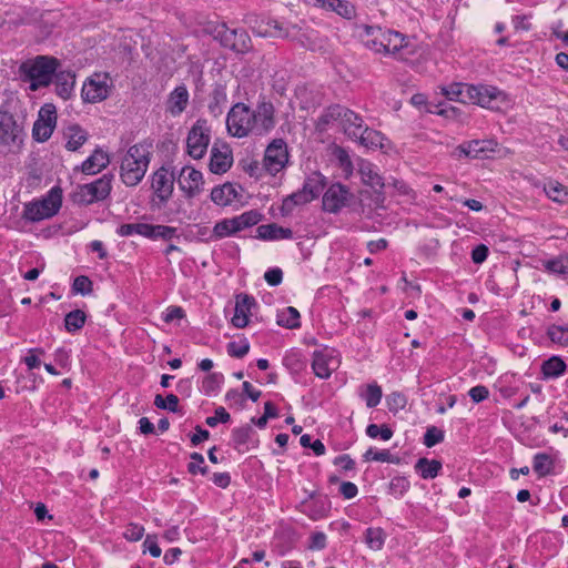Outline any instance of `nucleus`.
<instances>
[{"label": "nucleus", "instance_id": "nucleus-34", "mask_svg": "<svg viewBox=\"0 0 568 568\" xmlns=\"http://www.w3.org/2000/svg\"><path fill=\"white\" fill-rule=\"evenodd\" d=\"M227 102L226 89L222 84H216L210 95L209 111L214 116H219L223 112V108Z\"/></svg>", "mask_w": 568, "mask_h": 568}, {"label": "nucleus", "instance_id": "nucleus-36", "mask_svg": "<svg viewBox=\"0 0 568 568\" xmlns=\"http://www.w3.org/2000/svg\"><path fill=\"white\" fill-rule=\"evenodd\" d=\"M300 318V312L293 306H287L277 313L276 323L282 327L295 329L301 326Z\"/></svg>", "mask_w": 568, "mask_h": 568}, {"label": "nucleus", "instance_id": "nucleus-25", "mask_svg": "<svg viewBox=\"0 0 568 568\" xmlns=\"http://www.w3.org/2000/svg\"><path fill=\"white\" fill-rule=\"evenodd\" d=\"M357 165L358 173L364 184L375 190H382L385 186L384 179L378 173L376 165L363 159L358 161Z\"/></svg>", "mask_w": 568, "mask_h": 568}, {"label": "nucleus", "instance_id": "nucleus-62", "mask_svg": "<svg viewBox=\"0 0 568 568\" xmlns=\"http://www.w3.org/2000/svg\"><path fill=\"white\" fill-rule=\"evenodd\" d=\"M390 457H392V455H390L389 450H387V449L374 450L373 448H369L364 454L365 460H374V462H381V463L392 462Z\"/></svg>", "mask_w": 568, "mask_h": 568}, {"label": "nucleus", "instance_id": "nucleus-51", "mask_svg": "<svg viewBox=\"0 0 568 568\" xmlns=\"http://www.w3.org/2000/svg\"><path fill=\"white\" fill-rule=\"evenodd\" d=\"M547 335L554 343L562 346L568 345V327L551 325L547 331Z\"/></svg>", "mask_w": 568, "mask_h": 568}, {"label": "nucleus", "instance_id": "nucleus-59", "mask_svg": "<svg viewBox=\"0 0 568 568\" xmlns=\"http://www.w3.org/2000/svg\"><path fill=\"white\" fill-rule=\"evenodd\" d=\"M72 290L74 293L88 295L92 292V282L88 276H77L73 281Z\"/></svg>", "mask_w": 568, "mask_h": 568}, {"label": "nucleus", "instance_id": "nucleus-52", "mask_svg": "<svg viewBox=\"0 0 568 568\" xmlns=\"http://www.w3.org/2000/svg\"><path fill=\"white\" fill-rule=\"evenodd\" d=\"M366 435L371 438L381 437L383 440H389L393 436V430L387 425L369 424L366 427Z\"/></svg>", "mask_w": 568, "mask_h": 568}, {"label": "nucleus", "instance_id": "nucleus-37", "mask_svg": "<svg viewBox=\"0 0 568 568\" xmlns=\"http://www.w3.org/2000/svg\"><path fill=\"white\" fill-rule=\"evenodd\" d=\"M547 197L558 204L568 202V189L558 181L550 180L544 185Z\"/></svg>", "mask_w": 568, "mask_h": 568}, {"label": "nucleus", "instance_id": "nucleus-27", "mask_svg": "<svg viewBox=\"0 0 568 568\" xmlns=\"http://www.w3.org/2000/svg\"><path fill=\"white\" fill-rule=\"evenodd\" d=\"M359 38L363 44L376 52L379 53L383 44V29L381 27H372V26H361L359 28Z\"/></svg>", "mask_w": 568, "mask_h": 568}, {"label": "nucleus", "instance_id": "nucleus-63", "mask_svg": "<svg viewBox=\"0 0 568 568\" xmlns=\"http://www.w3.org/2000/svg\"><path fill=\"white\" fill-rule=\"evenodd\" d=\"M43 354V348H30L28 355L23 358V363L28 366L29 369L37 368L41 364L39 355Z\"/></svg>", "mask_w": 568, "mask_h": 568}, {"label": "nucleus", "instance_id": "nucleus-54", "mask_svg": "<svg viewBox=\"0 0 568 568\" xmlns=\"http://www.w3.org/2000/svg\"><path fill=\"white\" fill-rule=\"evenodd\" d=\"M444 440V432L436 426H429L424 435V445L428 448Z\"/></svg>", "mask_w": 568, "mask_h": 568}, {"label": "nucleus", "instance_id": "nucleus-64", "mask_svg": "<svg viewBox=\"0 0 568 568\" xmlns=\"http://www.w3.org/2000/svg\"><path fill=\"white\" fill-rule=\"evenodd\" d=\"M144 528L138 524H129L123 532V537L129 541H138L143 537Z\"/></svg>", "mask_w": 568, "mask_h": 568}, {"label": "nucleus", "instance_id": "nucleus-55", "mask_svg": "<svg viewBox=\"0 0 568 568\" xmlns=\"http://www.w3.org/2000/svg\"><path fill=\"white\" fill-rule=\"evenodd\" d=\"M250 351V343L246 338H243L240 342H230L227 344V353L232 357L242 358Z\"/></svg>", "mask_w": 568, "mask_h": 568}, {"label": "nucleus", "instance_id": "nucleus-23", "mask_svg": "<svg viewBox=\"0 0 568 568\" xmlns=\"http://www.w3.org/2000/svg\"><path fill=\"white\" fill-rule=\"evenodd\" d=\"M256 301L253 296L247 294H240L236 296L234 315L231 320L232 324L237 328L247 326L251 316V308L255 306Z\"/></svg>", "mask_w": 568, "mask_h": 568}, {"label": "nucleus", "instance_id": "nucleus-2", "mask_svg": "<svg viewBox=\"0 0 568 568\" xmlns=\"http://www.w3.org/2000/svg\"><path fill=\"white\" fill-rule=\"evenodd\" d=\"M150 151L145 144H134L121 159L120 176L126 186L138 185L145 175L150 163Z\"/></svg>", "mask_w": 568, "mask_h": 568}, {"label": "nucleus", "instance_id": "nucleus-46", "mask_svg": "<svg viewBox=\"0 0 568 568\" xmlns=\"http://www.w3.org/2000/svg\"><path fill=\"white\" fill-rule=\"evenodd\" d=\"M534 470L540 476H546L552 470V460L549 455L539 453L534 457Z\"/></svg>", "mask_w": 568, "mask_h": 568}, {"label": "nucleus", "instance_id": "nucleus-45", "mask_svg": "<svg viewBox=\"0 0 568 568\" xmlns=\"http://www.w3.org/2000/svg\"><path fill=\"white\" fill-rule=\"evenodd\" d=\"M365 540L369 548L379 550L385 542V534L381 528H367Z\"/></svg>", "mask_w": 568, "mask_h": 568}, {"label": "nucleus", "instance_id": "nucleus-61", "mask_svg": "<svg viewBox=\"0 0 568 568\" xmlns=\"http://www.w3.org/2000/svg\"><path fill=\"white\" fill-rule=\"evenodd\" d=\"M233 234L234 233L232 231V227L230 226V221H229V219H225L221 222H217L214 225L211 237L214 240H220L225 236L233 235Z\"/></svg>", "mask_w": 568, "mask_h": 568}, {"label": "nucleus", "instance_id": "nucleus-4", "mask_svg": "<svg viewBox=\"0 0 568 568\" xmlns=\"http://www.w3.org/2000/svg\"><path fill=\"white\" fill-rule=\"evenodd\" d=\"M325 187V178L318 173L310 174L301 190L283 200L281 211L284 215L292 213L295 206L303 205L316 199Z\"/></svg>", "mask_w": 568, "mask_h": 568}, {"label": "nucleus", "instance_id": "nucleus-17", "mask_svg": "<svg viewBox=\"0 0 568 568\" xmlns=\"http://www.w3.org/2000/svg\"><path fill=\"white\" fill-rule=\"evenodd\" d=\"M233 164V153L226 143L215 142L211 149L209 169L214 174H223Z\"/></svg>", "mask_w": 568, "mask_h": 568}, {"label": "nucleus", "instance_id": "nucleus-11", "mask_svg": "<svg viewBox=\"0 0 568 568\" xmlns=\"http://www.w3.org/2000/svg\"><path fill=\"white\" fill-rule=\"evenodd\" d=\"M288 162L287 144L283 139L273 140L266 148L263 159L265 170L276 175Z\"/></svg>", "mask_w": 568, "mask_h": 568}, {"label": "nucleus", "instance_id": "nucleus-10", "mask_svg": "<svg viewBox=\"0 0 568 568\" xmlns=\"http://www.w3.org/2000/svg\"><path fill=\"white\" fill-rule=\"evenodd\" d=\"M466 90L468 91V103H474L487 109L499 108L498 103L506 99V94L493 85L470 84Z\"/></svg>", "mask_w": 568, "mask_h": 568}, {"label": "nucleus", "instance_id": "nucleus-18", "mask_svg": "<svg viewBox=\"0 0 568 568\" xmlns=\"http://www.w3.org/2000/svg\"><path fill=\"white\" fill-rule=\"evenodd\" d=\"M174 174L161 166L152 175L151 187L161 204L169 201L173 193Z\"/></svg>", "mask_w": 568, "mask_h": 568}, {"label": "nucleus", "instance_id": "nucleus-7", "mask_svg": "<svg viewBox=\"0 0 568 568\" xmlns=\"http://www.w3.org/2000/svg\"><path fill=\"white\" fill-rule=\"evenodd\" d=\"M211 142V128L205 119H197L186 136V153L195 159H202Z\"/></svg>", "mask_w": 568, "mask_h": 568}, {"label": "nucleus", "instance_id": "nucleus-20", "mask_svg": "<svg viewBox=\"0 0 568 568\" xmlns=\"http://www.w3.org/2000/svg\"><path fill=\"white\" fill-rule=\"evenodd\" d=\"M349 191L346 186L336 183L332 184L323 195V209L329 213H337L345 206Z\"/></svg>", "mask_w": 568, "mask_h": 568}, {"label": "nucleus", "instance_id": "nucleus-5", "mask_svg": "<svg viewBox=\"0 0 568 568\" xmlns=\"http://www.w3.org/2000/svg\"><path fill=\"white\" fill-rule=\"evenodd\" d=\"M209 32L222 47L236 53H246L252 48L251 38L243 29H230L225 23H217Z\"/></svg>", "mask_w": 568, "mask_h": 568}, {"label": "nucleus", "instance_id": "nucleus-43", "mask_svg": "<svg viewBox=\"0 0 568 568\" xmlns=\"http://www.w3.org/2000/svg\"><path fill=\"white\" fill-rule=\"evenodd\" d=\"M87 315L81 310L69 312L64 317V326L68 332H75L85 324Z\"/></svg>", "mask_w": 568, "mask_h": 568}, {"label": "nucleus", "instance_id": "nucleus-9", "mask_svg": "<svg viewBox=\"0 0 568 568\" xmlns=\"http://www.w3.org/2000/svg\"><path fill=\"white\" fill-rule=\"evenodd\" d=\"M112 176L104 174L92 183L81 185L75 193V200L82 204H91L93 202L103 201L111 192Z\"/></svg>", "mask_w": 568, "mask_h": 568}, {"label": "nucleus", "instance_id": "nucleus-6", "mask_svg": "<svg viewBox=\"0 0 568 568\" xmlns=\"http://www.w3.org/2000/svg\"><path fill=\"white\" fill-rule=\"evenodd\" d=\"M252 110L244 103L234 104L226 116V128L231 135L244 138L250 133L255 134Z\"/></svg>", "mask_w": 568, "mask_h": 568}, {"label": "nucleus", "instance_id": "nucleus-48", "mask_svg": "<svg viewBox=\"0 0 568 568\" xmlns=\"http://www.w3.org/2000/svg\"><path fill=\"white\" fill-rule=\"evenodd\" d=\"M176 232H178V229L173 227V226L152 225L151 224V230H150L151 235H149V239H152V240H154V239H163L165 241H170L173 237H179L176 235Z\"/></svg>", "mask_w": 568, "mask_h": 568}, {"label": "nucleus", "instance_id": "nucleus-53", "mask_svg": "<svg viewBox=\"0 0 568 568\" xmlns=\"http://www.w3.org/2000/svg\"><path fill=\"white\" fill-rule=\"evenodd\" d=\"M386 404L389 412L397 413L405 408L407 404L406 396L400 392H393L386 397Z\"/></svg>", "mask_w": 568, "mask_h": 568}, {"label": "nucleus", "instance_id": "nucleus-14", "mask_svg": "<svg viewBox=\"0 0 568 568\" xmlns=\"http://www.w3.org/2000/svg\"><path fill=\"white\" fill-rule=\"evenodd\" d=\"M110 79L106 74L95 73L89 78L81 91L84 102L97 103L109 97Z\"/></svg>", "mask_w": 568, "mask_h": 568}, {"label": "nucleus", "instance_id": "nucleus-44", "mask_svg": "<svg viewBox=\"0 0 568 568\" xmlns=\"http://www.w3.org/2000/svg\"><path fill=\"white\" fill-rule=\"evenodd\" d=\"M154 405L160 409H166L171 413H180L181 409L179 407V398L174 394H169L164 398L162 395L158 394L154 398Z\"/></svg>", "mask_w": 568, "mask_h": 568}, {"label": "nucleus", "instance_id": "nucleus-32", "mask_svg": "<svg viewBox=\"0 0 568 568\" xmlns=\"http://www.w3.org/2000/svg\"><path fill=\"white\" fill-rule=\"evenodd\" d=\"M361 145L368 149L383 148L384 135L374 129L368 126H363V129L358 132L357 136L354 139Z\"/></svg>", "mask_w": 568, "mask_h": 568}, {"label": "nucleus", "instance_id": "nucleus-28", "mask_svg": "<svg viewBox=\"0 0 568 568\" xmlns=\"http://www.w3.org/2000/svg\"><path fill=\"white\" fill-rule=\"evenodd\" d=\"M53 79L57 94L63 100L70 99L74 90L75 74L72 71L57 70Z\"/></svg>", "mask_w": 568, "mask_h": 568}, {"label": "nucleus", "instance_id": "nucleus-60", "mask_svg": "<svg viewBox=\"0 0 568 568\" xmlns=\"http://www.w3.org/2000/svg\"><path fill=\"white\" fill-rule=\"evenodd\" d=\"M242 227L247 229L256 225L262 220V214L256 210H251L239 215Z\"/></svg>", "mask_w": 568, "mask_h": 568}, {"label": "nucleus", "instance_id": "nucleus-49", "mask_svg": "<svg viewBox=\"0 0 568 568\" xmlns=\"http://www.w3.org/2000/svg\"><path fill=\"white\" fill-rule=\"evenodd\" d=\"M545 267L547 271L567 275L568 274V253L558 256L557 258L549 260L546 262Z\"/></svg>", "mask_w": 568, "mask_h": 568}, {"label": "nucleus", "instance_id": "nucleus-12", "mask_svg": "<svg viewBox=\"0 0 568 568\" xmlns=\"http://www.w3.org/2000/svg\"><path fill=\"white\" fill-rule=\"evenodd\" d=\"M338 366L339 359L335 349L323 347L314 351L312 356V369L317 377L322 379L329 378Z\"/></svg>", "mask_w": 568, "mask_h": 568}, {"label": "nucleus", "instance_id": "nucleus-41", "mask_svg": "<svg viewBox=\"0 0 568 568\" xmlns=\"http://www.w3.org/2000/svg\"><path fill=\"white\" fill-rule=\"evenodd\" d=\"M151 224L148 223H126L119 226L116 233L120 236H131L134 234L149 239Z\"/></svg>", "mask_w": 568, "mask_h": 568}, {"label": "nucleus", "instance_id": "nucleus-31", "mask_svg": "<svg viewBox=\"0 0 568 568\" xmlns=\"http://www.w3.org/2000/svg\"><path fill=\"white\" fill-rule=\"evenodd\" d=\"M108 164V154L98 149L82 163L81 171L85 174H97Z\"/></svg>", "mask_w": 568, "mask_h": 568}, {"label": "nucleus", "instance_id": "nucleus-47", "mask_svg": "<svg viewBox=\"0 0 568 568\" xmlns=\"http://www.w3.org/2000/svg\"><path fill=\"white\" fill-rule=\"evenodd\" d=\"M254 430L250 425H245L239 428L233 429L232 437L234 442V447L240 449L242 446L247 445L250 442Z\"/></svg>", "mask_w": 568, "mask_h": 568}, {"label": "nucleus", "instance_id": "nucleus-40", "mask_svg": "<svg viewBox=\"0 0 568 568\" xmlns=\"http://www.w3.org/2000/svg\"><path fill=\"white\" fill-rule=\"evenodd\" d=\"M469 85L470 84L465 83H453L449 87L444 88L443 93L449 100L468 103V91L466 89H468Z\"/></svg>", "mask_w": 568, "mask_h": 568}, {"label": "nucleus", "instance_id": "nucleus-21", "mask_svg": "<svg viewBox=\"0 0 568 568\" xmlns=\"http://www.w3.org/2000/svg\"><path fill=\"white\" fill-rule=\"evenodd\" d=\"M21 128L12 113L0 109V143L11 145L17 142Z\"/></svg>", "mask_w": 568, "mask_h": 568}, {"label": "nucleus", "instance_id": "nucleus-39", "mask_svg": "<svg viewBox=\"0 0 568 568\" xmlns=\"http://www.w3.org/2000/svg\"><path fill=\"white\" fill-rule=\"evenodd\" d=\"M566 363L558 356H552L545 361L541 366V372L547 378H557L566 371Z\"/></svg>", "mask_w": 568, "mask_h": 568}, {"label": "nucleus", "instance_id": "nucleus-35", "mask_svg": "<svg viewBox=\"0 0 568 568\" xmlns=\"http://www.w3.org/2000/svg\"><path fill=\"white\" fill-rule=\"evenodd\" d=\"M67 139L65 148L69 151H77L88 140L87 132L79 125H70L64 132Z\"/></svg>", "mask_w": 568, "mask_h": 568}, {"label": "nucleus", "instance_id": "nucleus-15", "mask_svg": "<svg viewBox=\"0 0 568 568\" xmlns=\"http://www.w3.org/2000/svg\"><path fill=\"white\" fill-rule=\"evenodd\" d=\"M252 119L256 135H263L275 126V109L271 102H258L252 110Z\"/></svg>", "mask_w": 568, "mask_h": 568}, {"label": "nucleus", "instance_id": "nucleus-1", "mask_svg": "<svg viewBox=\"0 0 568 568\" xmlns=\"http://www.w3.org/2000/svg\"><path fill=\"white\" fill-rule=\"evenodd\" d=\"M59 65L60 61L54 57L37 55L21 62L19 75L23 82L30 83L29 89L31 91H37L52 82Z\"/></svg>", "mask_w": 568, "mask_h": 568}, {"label": "nucleus", "instance_id": "nucleus-13", "mask_svg": "<svg viewBox=\"0 0 568 568\" xmlns=\"http://www.w3.org/2000/svg\"><path fill=\"white\" fill-rule=\"evenodd\" d=\"M57 124V110L51 103L41 106L37 121L32 128V136L38 142L48 141Z\"/></svg>", "mask_w": 568, "mask_h": 568}, {"label": "nucleus", "instance_id": "nucleus-58", "mask_svg": "<svg viewBox=\"0 0 568 568\" xmlns=\"http://www.w3.org/2000/svg\"><path fill=\"white\" fill-rule=\"evenodd\" d=\"M335 155L345 175H351L353 173L354 166L347 151L344 150L343 148H337L335 150Z\"/></svg>", "mask_w": 568, "mask_h": 568}, {"label": "nucleus", "instance_id": "nucleus-3", "mask_svg": "<svg viewBox=\"0 0 568 568\" xmlns=\"http://www.w3.org/2000/svg\"><path fill=\"white\" fill-rule=\"evenodd\" d=\"M333 123L341 126L352 140L357 136L364 126V121L357 113L339 104L327 108L318 119V125L322 128Z\"/></svg>", "mask_w": 568, "mask_h": 568}, {"label": "nucleus", "instance_id": "nucleus-33", "mask_svg": "<svg viewBox=\"0 0 568 568\" xmlns=\"http://www.w3.org/2000/svg\"><path fill=\"white\" fill-rule=\"evenodd\" d=\"M358 396L365 402L368 408H373L381 403L383 390L376 382H373L371 384L362 385L358 388Z\"/></svg>", "mask_w": 568, "mask_h": 568}, {"label": "nucleus", "instance_id": "nucleus-22", "mask_svg": "<svg viewBox=\"0 0 568 568\" xmlns=\"http://www.w3.org/2000/svg\"><path fill=\"white\" fill-rule=\"evenodd\" d=\"M497 145V142L494 140H473L458 145L456 151L474 159L485 158L489 153H494Z\"/></svg>", "mask_w": 568, "mask_h": 568}, {"label": "nucleus", "instance_id": "nucleus-50", "mask_svg": "<svg viewBox=\"0 0 568 568\" xmlns=\"http://www.w3.org/2000/svg\"><path fill=\"white\" fill-rule=\"evenodd\" d=\"M409 487L410 483L406 477L397 476L390 480L388 490L390 495L398 498L402 497L405 493H407Z\"/></svg>", "mask_w": 568, "mask_h": 568}, {"label": "nucleus", "instance_id": "nucleus-57", "mask_svg": "<svg viewBox=\"0 0 568 568\" xmlns=\"http://www.w3.org/2000/svg\"><path fill=\"white\" fill-rule=\"evenodd\" d=\"M392 38L390 40V54L396 55L400 54L402 50L407 47V41L404 34L390 30V33H386Z\"/></svg>", "mask_w": 568, "mask_h": 568}, {"label": "nucleus", "instance_id": "nucleus-38", "mask_svg": "<svg viewBox=\"0 0 568 568\" xmlns=\"http://www.w3.org/2000/svg\"><path fill=\"white\" fill-rule=\"evenodd\" d=\"M442 469V463L436 459L419 458L415 464V470L424 479L435 478Z\"/></svg>", "mask_w": 568, "mask_h": 568}, {"label": "nucleus", "instance_id": "nucleus-26", "mask_svg": "<svg viewBox=\"0 0 568 568\" xmlns=\"http://www.w3.org/2000/svg\"><path fill=\"white\" fill-rule=\"evenodd\" d=\"M256 237L263 241H278L293 239V231L276 223L262 224L256 229Z\"/></svg>", "mask_w": 568, "mask_h": 568}, {"label": "nucleus", "instance_id": "nucleus-19", "mask_svg": "<svg viewBox=\"0 0 568 568\" xmlns=\"http://www.w3.org/2000/svg\"><path fill=\"white\" fill-rule=\"evenodd\" d=\"M329 510L331 500L325 495H315V493H312L310 498L301 504V511L312 520L327 517Z\"/></svg>", "mask_w": 568, "mask_h": 568}, {"label": "nucleus", "instance_id": "nucleus-24", "mask_svg": "<svg viewBox=\"0 0 568 568\" xmlns=\"http://www.w3.org/2000/svg\"><path fill=\"white\" fill-rule=\"evenodd\" d=\"M189 91L185 84L178 85L168 97L165 110L172 116L181 115L189 105Z\"/></svg>", "mask_w": 568, "mask_h": 568}, {"label": "nucleus", "instance_id": "nucleus-16", "mask_svg": "<svg viewBox=\"0 0 568 568\" xmlns=\"http://www.w3.org/2000/svg\"><path fill=\"white\" fill-rule=\"evenodd\" d=\"M178 184L187 199H193L203 191V175L192 166H184L179 175Z\"/></svg>", "mask_w": 568, "mask_h": 568}, {"label": "nucleus", "instance_id": "nucleus-56", "mask_svg": "<svg viewBox=\"0 0 568 568\" xmlns=\"http://www.w3.org/2000/svg\"><path fill=\"white\" fill-rule=\"evenodd\" d=\"M190 458H191V462L187 465V470L190 474H192V475H195L197 473H200L202 475L207 474V467L204 466L203 455H201L200 453H192Z\"/></svg>", "mask_w": 568, "mask_h": 568}, {"label": "nucleus", "instance_id": "nucleus-29", "mask_svg": "<svg viewBox=\"0 0 568 568\" xmlns=\"http://www.w3.org/2000/svg\"><path fill=\"white\" fill-rule=\"evenodd\" d=\"M316 6L327 10L336 12L338 16L345 19H352L355 17V7L348 1L344 0H316Z\"/></svg>", "mask_w": 568, "mask_h": 568}, {"label": "nucleus", "instance_id": "nucleus-42", "mask_svg": "<svg viewBox=\"0 0 568 568\" xmlns=\"http://www.w3.org/2000/svg\"><path fill=\"white\" fill-rule=\"evenodd\" d=\"M258 36L262 37H282V38H291V39H297L290 29H283L281 23L276 20H270L266 23V27L264 30L258 31Z\"/></svg>", "mask_w": 568, "mask_h": 568}, {"label": "nucleus", "instance_id": "nucleus-30", "mask_svg": "<svg viewBox=\"0 0 568 568\" xmlns=\"http://www.w3.org/2000/svg\"><path fill=\"white\" fill-rule=\"evenodd\" d=\"M237 196L239 193L232 183H224L221 186L213 187L211 191V200L222 206L230 205Z\"/></svg>", "mask_w": 568, "mask_h": 568}, {"label": "nucleus", "instance_id": "nucleus-8", "mask_svg": "<svg viewBox=\"0 0 568 568\" xmlns=\"http://www.w3.org/2000/svg\"><path fill=\"white\" fill-rule=\"evenodd\" d=\"M60 207L61 194L58 190H51L47 197L26 206L24 217L32 222L41 221L55 215Z\"/></svg>", "mask_w": 568, "mask_h": 568}]
</instances>
